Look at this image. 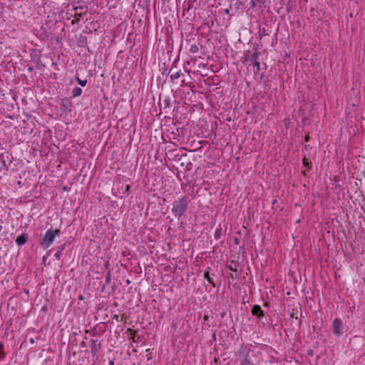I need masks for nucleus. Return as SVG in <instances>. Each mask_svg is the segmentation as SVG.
<instances>
[{
    "label": "nucleus",
    "instance_id": "obj_1",
    "mask_svg": "<svg viewBox=\"0 0 365 365\" xmlns=\"http://www.w3.org/2000/svg\"><path fill=\"white\" fill-rule=\"evenodd\" d=\"M188 208L187 198L184 196L174 201L172 212L178 220L186 212Z\"/></svg>",
    "mask_w": 365,
    "mask_h": 365
},
{
    "label": "nucleus",
    "instance_id": "obj_2",
    "mask_svg": "<svg viewBox=\"0 0 365 365\" xmlns=\"http://www.w3.org/2000/svg\"><path fill=\"white\" fill-rule=\"evenodd\" d=\"M61 233L60 230H53L52 228L46 231V234L40 241L39 244L43 248L49 247L53 242L56 236H59Z\"/></svg>",
    "mask_w": 365,
    "mask_h": 365
},
{
    "label": "nucleus",
    "instance_id": "obj_3",
    "mask_svg": "<svg viewBox=\"0 0 365 365\" xmlns=\"http://www.w3.org/2000/svg\"><path fill=\"white\" fill-rule=\"evenodd\" d=\"M332 327V331L334 336L339 337L344 334V327L341 319L336 318L333 322Z\"/></svg>",
    "mask_w": 365,
    "mask_h": 365
},
{
    "label": "nucleus",
    "instance_id": "obj_4",
    "mask_svg": "<svg viewBox=\"0 0 365 365\" xmlns=\"http://www.w3.org/2000/svg\"><path fill=\"white\" fill-rule=\"evenodd\" d=\"M252 314L253 316H256L258 318H262L264 316V312L261 307L258 304H255L252 307Z\"/></svg>",
    "mask_w": 365,
    "mask_h": 365
},
{
    "label": "nucleus",
    "instance_id": "obj_5",
    "mask_svg": "<svg viewBox=\"0 0 365 365\" xmlns=\"http://www.w3.org/2000/svg\"><path fill=\"white\" fill-rule=\"evenodd\" d=\"M97 339H92L91 352L93 355H96L97 352L101 349V344H97Z\"/></svg>",
    "mask_w": 365,
    "mask_h": 365
},
{
    "label": "nucleus",
    "instance_id": "obj_6",
    "mask_svg": "<svg viewBox=\"0 0 365 365\" xmlns=\"http://www.w3.org/2000/svg\"><path fill=\"white\" fill-rule=\"evenodd\" d=\"M28 238H29L28 235L26 233H23L21 235L17 237V238L16 239V243L19 246H22L26 243Z\"/></svg>",
    "mask_w": 365,
    "mask_h": 365
},
{
    "label": "nucleus",
    "instance_id": "obj_7",
    "mask_svg": "<svg viewBox=\"0 0 365 365\" xmlns=\"http://www.w3.org/2000/svg\"><path fill=\"white\" fill-rule=\"evenodd\" d=\"M172 72V74L170 75V81L172 83H174L175 80L178 79L181 76L180 71H175L174 68L172 67L169 71V73Z\"/></svg>",
    "mask_w": 365,
    "mask_h": 365
},
{
    "label": "nucleus",
    "instance_id": "obj_8",
    "mask_svg": "<svg viewBox=\"0 0 365 365\" xmlns=\"http://www.w3.org/2000/svg\"><path fill=\"white\" fill-rule=\"evenodd\" d=\"M210 267H207V269L205 270V272H204V274H203V277L205 279L207 280V282L212 284V286L213 287H216V284L215 283V282L213 281L212 278L210 276Z\"/></svg>",
    "mask_w": 365,
    "mask_h": 365
},
{
    "label": "nucleus",
    "instance_id": "obj_9",
    "mask_svg": "<svg viewBox=\"0 0 365 365\" xmlns=\"http://www.w3.org/2000/svg\"><path fill=\"white\" fill-rule=\"evenodd\" d=\"M239 266V263L237 262H235L232 260L231 262V264H227L226 266V268H227L229 270L232 271V272H237V267Z\"/></svg>",
    "mask_w": 365,
    "mask_h": 365
},
{
    "label": "nucleus",
    "instance_id": "obj_10",
    "mask_svg": "<svg viewBox=\"0 0 365 365\" xmlns=\"http://www.w3.org/2000/svg\"><path fill=\"white\" fill-rule=\"evenodd\" d=\"M65 247H66V245H65V244H63V245H61L60 246H58V247H57V251H56V253H55V255H54V257H55L57 259H61V255H62V252L64 250Z\"/></svg>",
    "mask_w": 365,
    "mask_h": 365
},
{
    "label": "nucleus",
    "instance_id": "obj_11",
    "mask_svg": "<svg viewBox=\"0 0 365 365\" xmlns=\"http://www.w3.org/2000/svg\"><path fill=\"white\" fill-rule=\"evenodd\" d=\"M82 93V89L80 87H75L72 91V97L76 98L80 96Z\"/></svg>",
    "mask_w": 365,
    "mask_h": 365
},
{
    "label": "nucleus",
    "instance_id": "obj_12",
    "mask_svg": "<svg viewBox=\"0 0 365 365\" xmlns=\"http://www.w3.org/2000/svg\"><path fill=\"white\" fill-rule=\"evenodd\" d=\"M82 18V14L81 13H76L74 15V19L72 21V24H74L76 23H78Z\"/></svg>",
    "mask_w": 365,
    "mask_h": 365
},
{
    "label": "nucleus",
    "instance_id": "obj_13",
    "mask_svg": "<svg viewBox=\"0 0 365 365\" xmlns=\"http://www.w3.org/2000/svg\"><path fill=\"white\" fill-rule=\"evenodd\" d=\"M261 55V53L260 52H258V51H255V53H253L251 56V60L253 61V62H255V61H259V56Z\"/></svg>",
    "mask_w": 365,
    "mask_h": 365
},
{
    "label": "nucleus",
    "instance_id": "obj_14",
    "mask_svg": "<svg viewBox=\"0 0 365 365\" xmlns=\"http://www.w3.org/2000/svg\"><path fill=\"white\" fill-rule=\"evenodd\" d=\"M198 50H199L198 45L194 43V44L190 46V52L191 53H197L198 51Z\"/></svg>",
    "mask_w": 365,
    "mask_h": 365
},
{
    "label": "nucleus",
    "instance_id": "obj_15",
    "mask_svg": "<svg viewBox=\"0 0 365 365\" xmlns=\"http://www.w3.org/2000/svg\"><path fill=\"white\" fill-rule=\"evenodd\" d=\"M222 228L221 227H219L217 228L215 232V238L216 240H219L220 239L221 237V235H222Z\"/></svg>",
    "mask_w": 365,
    "mask_h": 365
},
{
    "label": "nucleus",
    "instance_id": "obj_16",
    "mask_svg": "<svg viewBox=\"0 0 365 365\" xmlns=\"http://www.w3.org/2000/svg\"><path fill=\"white\" fill-rule=\"evenodd\" d=\"M253 66H254V68L256 70L255 73L259 71H260V62H259V61H255V62H253Z\"/></svg>",
    "mask_w": 365,
    "mask_h": 365
},
{
    "label": "nucleus",
    "instance_id": "obj_17",
    "mask_svg": "<svg viewBox=\"0 0 365 365\" xmlns=\"http://www.w3.org/2000/svg\"><path fill=\"white\" fill-rule=\"evenodd\" d=\"M76 80L78 83L83 87H84L87 84V80H81L78 76H76Z\"/></svg>",
    "mask_w": 365,
    "mask_h": 365
},
{
    "label": "nucleus",
    "instance_id": "obj_18",
    "mask_svg": "<svg viewBox=\"0 0 365 365\" xmlns=\"http://www.w3.org/2000/svg\"><path fill=\"white\" fill-rule=\"evenodd\" d=\"M303 165L305 167H309V165H311V162H309V160L307 159L306 158H304V159H303Z\"/></svg>",
    "mask_w": 365,
    "mask_h": 365
},
{
    "label": "nucleus",
    "instance_id": "obj_19",
    "mask_svg": "<svg viewBox=\"0 0 365 365\" xmlns=\"http://www.w3.org/2000/svg\"><path fill=\"white\" fill-rule=\"evenodd\" d=\"M110 282V272H108L106 277V283L109 284Z\"/></svg>",
    "mask_w": 365,
    "mask_h": 365
},
{
    "label": "nucleus",
    "instance_id": "obj_20",
    "mask_svg": "<svg viewBox=\"0 0 365 365\" xmlns=\"http://www.w3.org/2000/svg\"><path fill=\"white\" fill-rule=\"evenodd\" d=\"M164 103H165L164 108H168L170 106V101L169 100H165Z\"/></svg>",
    "mask_w": 365,
    "mask_h": 365
},
{
    "label": "nucleus",
    "instance_id": "obj_21",
    "mask_svg": "<svg viewBox=\"0 0 365 365\" xmlns=\"http://www.w3.org/2000/svg\"><path fill=\"white\" fill-rule=\"evenodd\" d=\"M229 277L232 279H235L237 277V275L236 274L230 273Z\"/></svg>",
    "mask_w": 365,
    "mask_h": 365
},
{
    "label": "nucleus",
    "instance_id": "obj_22",
    "mask_svg": "<svg viewBox=\"0 0 365 365\" xmlns=\"http://www.w3.org/2000/svg\"><path fill=\"white\" fill-rule=\"evenodd\" d=\"M130 185H127L125 187L124 193L128 192L130 191Z\"/></svg>",
    "mask_w": 365,
    "mask_h": 365
},
{
    "label": "nucleus",
    "instance_id": "obj_23",
    "mask_svg": "<svg viewBox=\"0 0 365 365\" xmlns=\"http://www.w3.org/2000/svg\"><path fill=\"white\" fill-rule=\"evenodd\" d=\"M5 357V354L0 350V360L3 359Z\"/></svg>",
    "mask_w": 365,
    "mask_h": 365
},
{
    "label": "nucleus",
    "instance_id": "obj_24",
    "mask_svg": "<svg viewBox=\"0 0 365 365\" xmlns=\"http://www.w3.org/2000/svg\"><path fill=\"white\" fill-rule=\"evenodd\" d=\"M84 9V6H76L74 7V10H78V9Z\"/></svg>",
    "mask_w": 365,
    "mask_h": 365
},
{
    "label": "nucleus",
    "instance_id": "obj_25",
    "mask_svg": "<svg viewBox=\"0 0 365 365\" xmlns=\"http://www.w3.org/2000/svg\"><path fill=\"white\" fill-rule=\"evenodd\" d=\"M309 139H310V137L309 136V135H307L305 136V138H304V140H305L306 142H308V141L309 140Z\"/></svg>",
    "mask_w": 365,
    "mask_h": 365
},
{
    "label": "nucleus",
    "instance_id": "obj_26",
    "mask_svg": "<svg viewBox=\"0 0 365 365\" xmlns=\"http://www.w3.org/2000/svg\"><path fill=\"white\" fill-rule=\"evenodd\" d=\"M41 310H42V311H43V312H46V311H47V307H46V305H44V306L42 307Z\"/></svg>",
    "mask_w": 365,
    "mask_h": 365
},
{
    "label": "nucleus",
    "instance_id": "obj_27",
    "mask_svg": "<svg viewBox=\"0 0 365 365\" xmlns=\"http://www.w3.org/2000/svg\"><path fill=\"white\" fill-rule=\"evenodd\" d=\"M166 72H167V69H166V68H164V69H163V72H162V74H163V75H166V74H167V73H166Z\"/></svg>",
    "mask_w": 365,
    "mask_h": 365
},
{
    "label": "nucleus",
    "instance_id": "obj_28",
    "mask_svg": "<svg viewBox=\"0 0 365 365\" xmlns=\"http://www.w3.org/2000/svg\"><path fill=\"white\" fill-rule=\"evenodd\" d=\"M307 354H308L309 355H312V350H309V351H307Z\"/></svg>",
    "mask_w": 365,
    "mask_h": 365
},
{
    "label": "nucleus",
    "instance_id": "obj_29",
    "mask_svg": "<svg viewBox=\"0 0 365 365\" xmlns=\"http://www.w3.org/2000/svg\"><path fill=\"white\" fill-rule=\"evenodd\" d=\"M235 242L237 245L239 244V240L237 238H235Z\"/></svg>",
    "mask_w": 365,
    "mask_h": 365
},
{
    "label": "nucleus",
    "instance_id": "obj_30",
    "mask_svg": "<svg viewBox=\"0 0 365 365\" xmlns=\"http://www.w3.org/2000/svg\"><path fill=\"white\" fill-rule=\"evenodd\" d=\"M78 299H81V300H83L84 298L82 295H79L78 296Z\"/></svg>",
    "mask_w": 365,
    "mask_h": 365
},
{
    "label": "nucleus",
    "instance_id": "obj_31",
    "mask_svg": "<svg viewBox=\"0 0 365 365\" xmlns=\"http://www.w3.org/2000/svg\"><path fill=\"white\" fill-rule=\"evenodd\" d=\"M108 364H109V365H114V361H110Z\"/></svg>",
    "mask_w": 365,
    "mask_h": 365
},
{
    "label": "nucleus",
    "instance_id": "obj_32",
    "mask_svg": "<svg viewBox=\"0 0 365 365\" xmlns=\"http://www.w3.org/2000/svg\"><path fill=\"white\" fill-rule=\"evenodd\" d=\"M3 347H4L3 344H2L1 342H0V349H3Z\"/></svg>",
    "mask_w": 365,
    "mask_h": 365
},
{
    "label": "nucleus",
    "instance_id": "obj_33",
    "mask_svg": "<svg viewBox=\"0 0 365 365\" xmlns=\"http://www.w3.org/2000/svg\"><path fill=\"white\" fill-rule=\"evenodd\" d=\"M32 70H33V68H32V67H29V71H31Z\"/></svg>",
    "mask_w": 365,
    "mask_h": 365
},
{
    "label": "nucleus",
    "instance_id": "obj_34",
    "mask_svg": "<svg viewBox=\"0 0 365 365\" xmlns=\"http://www.w3.org/2000/svg\"><path fill=\"white\" fill-rule=\"evenodd\" d=\"M225 12H226L227 14H228V13H229V9H226V10H225Z\"/></svg>",
    "mask_w": 365,
    "mask_h": 365
},
{
    "label": "nucleus",
    "instance_id": "obj_35",
    "mask_svg": "<svg viewBox=\"0 0 365 365\" xmlns=\"http://www.w3.org/2000/svg\"><path fill=\"white\" fill-rule=\"evenodd\" d=\"M204 318H205V320H207V316H205Z\"/></svg>",
    "mask_w": 365,
    "mask_h": 365
},
{
    "label": "nucleus",
    "instance_id": "obj_36",
    "mask_svg": "<svg viewBox=\"0 0 365 365\" xmlns=\"http://www.w3.org/2000/svg\"><path fill=\"white\" fill-rule=\"evenodd\" d=\"M127 284H130V280H127Z\"/></svg>",
    "mask_w": 365,
    "mask_h": 365
}]
</instances>
